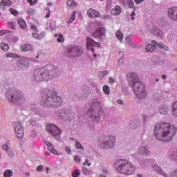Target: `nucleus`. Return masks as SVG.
<instances>
[{"mask_svg": "<svg viewBox=\"0 0 177 177\" xmlns=\"http://www.w3.org/2000/svg\"><path fill=\"white\" fill-rule=\"evenodd\" d=\"M176 132V127L171 123L161 122L155 126V136L160 142H171Z\"/></svg>", "mask_w": 177, "mask_h": 177, "instance_id": "1", "label": "nucleus"}, {"mask_svg": "<svg viewBox=\"0 0 177 177\" xmlns=\"http://www.w3.org/2000/svg\"><path fill=\"white\" fill-rule=\"evenodd\" d=\"M59 68L53 64H48L43 68L35 70L33 78L37 82H41L42 81H49L57 77L59 73Z\"/></svg>", "mask_w": 177, "mask_h": 177, "instance_id": "2", "label": "nucleus"}, {"mask_svg": "<svg viewBox=\"0 0 177 177\" xmlns=\"http://www.w3.org/2000/svg\"><path fill=\"white\" fill-rule=\"evenodd\" d=\"M41 93V104L44 107H60L62 106V98L52 92L48 88L40 90Z\"/></svg>", "mask_w": 177, "mask_h": 177, "instance_id": "3", "label": "nucleus"}, {"mask_svg": "<svg viewBox=\"0 0 177 177\" xmlns=\"http://www.w3.org/2000/svg\"><path fill=\"white\" fill-rule=\"evenodd\" d=\"M115 168L120 174L132 175L135 172V166L127 160L120 159L115 162Z\"/></svg>", "mask_w": 177, "mask_h": 177, "instance_id": "4", "label": "nucleus"}, {"mask_svg": "<svg viewBox=\"0 0 177 177\" xmlns=\"http://www.w3.org/2000/svg\"><path fill=\"white\" fill-rule=\"evenodd\" d=\"M87 114L93 121H99L100 115L103 114V111L100 110V102L97 100H93L91 108L87 111Z\"/></svg>", "mask_w": 177, "mask_h": 177, "instance_id": "5", "label": "nucleus"}, {"mask_svg": "<svg viewBox=\"0 0 177 177\" xmlns=\"http://www.w3.org/2000/svg\"><path fill=\"white\" fill-rule=\"evenodd\" d=\"M6 96H8L10 102H12V103L21 104V103L26 101V99L21 93L16 91L12 88L7 91Z\"/></svg>", "mask_w": 177, "mask_h": 177, "instance_id": "6", "label": "nucleus"}, {"mask_svg": "<svg viewBox=\"0 0 177 177\" xmlns=\"http://www.w3.org/2000/svg\"><path fill=\"white\" fill-rule=\"evenodd\" d=\"M115 137L114 136H103L100 137L98 145L101 149H111L114 147Z\"/></svg>", "mask_w": 177, "mask_h": 177, "instance_id": "7", "label": "nucleus"}, {"mask_svg": "<svg viewBox=\"0 0 177 177\" xmlns=\"http://www.w3.org/2000/svg\"><path fill=\"white\" fill-rule=\"evenodd\" d=\"M131 88L133 89V92L138 99H145V97H146L145 84L142 82H137L132 85Z\"/></svg>", "mask_w": 177, "mask_h": 177, "instance_id": "8", "label": "nucleus"}, {"mask_svg": "<svg viewBox=\"0 0 177 177\" xmlns=\"http://www.w3.org/2000/svg\"><path fill=\"white\" fill-rule=\"evenodd\" d=\"M84 53L82 49L77 46H74L70 48L66 52V56L68 57H78V56H81Z\"/></svg>", "mask_w": 177, "mask_h": 177, "instance_id": "9", "label": "nucleus"}, {"mask_svg": "<svg viewBox=\"0 0 177 177\" xmlns=\"http://www.w3.org/2000/svg\"><path fill=\"white\" fill-rule=\"evenodd\" d=\"M15 133L18 139H23L24 136V129L21 123L16 122L14 123Z\"/></svg>", "mask_w": 177, "mask_h": 177, "instance_id": "10", "label": "nucleus"}, {"mask_svg": "<svg viewBox=\"0 0 177 177\" xmlns=\"http://www.w3.org/2000/svg\"><path fill=\"white\" fill-rule=\"evenodd\" d=\"M100 43L95 42V40L89 37L86 39V48L88 50L95 53V48H100Z\"/></svg>", "mask_w": 177, "mask_h": 177, "instance_id": "11", "label": "nucleus"}, {"mask_svg": "<svg viewBox=\"0 0 177 177\" xmlns=\"http://www.w3.org/2000/svg\"><path fill=\"white\" fill-rule=\"evenodd\" d=\"M46 131L53 135V136H57V135H60L62 132V130H60L57 126L52 124L46 127Z\"/></svg>", "mask_w": 177, "mask_h": 177, "instance_id": "12", "label": "nucleus"}, {"mask_svg": "<svg viewBox=\"0 0 177 177\" xmlns=\"http://www.w3.org/2000/svg\"><path fill=\"white\" fill-rule=\"evenodd\" d=\"M168 16L174 21H177V7H171L169 8Z\"/></svg>", "mask_w": 177, "mask_h": 177, "instance_id": "13", "label": "nucleus"}, {"mask_svg": "<svg viewBox=\"0 0 177 177\" xmlns=\"http://www.w3.org/2000/svg\"><path fill=\"white\" fill-rule=\"evenodd\" d=\"M128 77H129V81H131L132 82V85H135V84L138 83V82H141L139 80V77L138 76V75L135 73H128Z\"/></svg>", "mask_w": 177, "mask_h": 177, "instance_id": "14", "label": "nucleus"}, {"mask_svg": "<svg viewBox=\"0 0 177 177\" xmlns=\"http://www.w3.org/2000/svg\"><path fill=\"white\" fill-rule=\"evenodd\" d=\"M104 32H106L104 28H99L93 33V38H100L104 35Z\"/></svg>", "mask_w": 177, "mask_h": 177, "instance_id": "15", "label": "nucleus"}, {"mask_svg": "<svg viewBox=\"0 0 177 177\" xmlns=\"http://www.w3.org/2000/svg\"><path fill=\"white\" fill-rule=\"evenodd\" d=\"M87 15L88 17H91L92 19H95V17H100V12L90 8L87 11Z\"/></svg>", "mask_w": 177, "mask_h": 177, "instance_id": "16", "label": "nucleus"}, {"mask_svg": "<svg viewBox=\"0 0 177 177\" xmlns=\"http://www.w3.org/2000/svg\"><path fill=\"white\" fill-rule=\"evenodd\" d=\"M138 153L144 157L150 156V151L147 147H141L138 150Z\"/></svg>", "mask_w": 177, "mask_h": 177, "instance_id": "17", "label": "nucleus"}, {"mask_svg": "<svg viewBox=\"0 0 177 177\" xmlns=\"http://www.w3.org/2000/svg\"><path fill=\"white\" fill-rule=\"evenodd\" d=\"M150 31L151 34L156 35V37H162V31H161L156 26L152 27Z\"/></svg>", "mask_w": 177, "mask_h": 177, "instance_id": "18", "label": "nucleus"}, {"mask_svg": "<svg viewBox=\"0 0 177 177\" xmlns=\"http://www.w3.org/2000/svg\"><path fill=\"white\" fill-rule=\"evenodd\" d=\"M122 12V8L120 6H115V8L111 10V14L113 16H118Z\"/></svg>", "mask_w": 177, "mask_h": 177, "instance_id": "19", "label": "nucleus"}, {"mask_svg": "<svg viewBox=\"0 0 177 177\" xmlns=\"http://www.w3.org/2000/svg\"><path fill=\"white\" fill-rule=\"evenodd\" d=\"M29 64H30L28 63V60H27L26 58H24L18 62V66L20 68H24V67H28Z\"/></svg>", "mask_w": 177, "mask_h": 177, "instance_id": "20", "label": "nucleus"}, {"mask_svg": "<svg viewBox=\"0 0 177 177\" xmlns=\"http://www.w3.org/2000/svg\"><path fill=\"white\" fill-rule=\"evenodd\" d=\"M21 50L22 52H28L33 50V48L31 44H24L21 46Z\"/></svg>", "mask_w": 177, "mask_h": 177, "instance_id": "21", "label": "nucleus"}, {"mask_svg": "<svg viewBox=\"0 0 177 177\" xmlns=\"http://www.w3.org/2000/svg\"><path fill=\"white\" fill-rule=\"evenodd\" d=\"M169 111V108L167 106L162 105L159 108V113L160 114H162L163 115H165Z\"/></svg>", "mask_w": 177, "mask_h": 177, "instance_id": "22", "label": "nucleus"}, {"mask_svg": "<svg viewBox=\"0 0 177 177\" xmlns=\"http://www.w3.org/2000/svg\"><path fill=\"white\" fill-rule=\"evenodd\" d=\"M151 44H153V45H157V46H158L160 48V49H164L166 51L169 50L168 46H167L161 43L157 44V41L156 40H153L151 41Z\"/></svg>", "mask_w": 177, "mask_h": 177, "instance_id": "23", "label": "nucleus"}, {"mask_svg": "<svg viewBox=\"0 0 177 177\" xmlns=\"http://www.w3.org/2000/svg\"><path fill=\"white\" fill-rule=\"evenodd\" d=\"M18 24L20 28H21V30H25V28H27V24H26V21H24V19H23L22 18L18 19Z\"/></svg>", "mask_w": 177, "mask_h": 177, "instance_id": "24", "label": "nucleus"}, {"mask_svg": "<svg viewBox=\"0 0 177 177\" xmlns=\"http://www.w3.org/2000/svg\"><path fill=\"white\" fill-rule=\"evenodd\" d=\"M45 32H42L40 33H37V32H35L32 33V37H34V38H35L36 39H42V38H44V37H45Z\"/></svg>", "mask_w": 177, "mask_h": 177, "instance_id": "25", "label": "nucleus"}, {"mask_svg": "<svg viewBox=\"0 0 177 177\" xmlns=\"http://www.w3.org/2000/svg\"><path fill=\"white\" fill-rule=\"evenodd\" d=\"M54 36H55V38H57V42H59V44H64L65 40H64V37L63 36V35H62V34H59V35L55 34Z\"/></svg>", "mask_w": 177, "mask_h": 177, "instance_id": "26", "label": "nucleus"}, {"mask_svg": "<svg viewBox=\"0 0 177 177\" xmlns=\"http://www.w3.org/2000/svg\"><path fill=\"white\" fill-rule=\"evenodd\" d=\"M59 117L64 121H67L69 120L68 115H67V113H66V112L64 111H61L60 113H59Z\"/></svg>", "mask_w": 177, "mask_h": 177, "instance_id": "27", "label": "nucleus"}, {"mask_svg": "<svg viewBox=\"0 0 177 177\" xmlns=\"http://www.w3.org/2000/svg\"><path fill=\"white\" fill-rule=\"evenodd\" d=\"M171 111L174 117H177V101L173 103L171 106Z\"/></svg>", "mask_w": 177, "mask_h": 177, "instance_id": "28", "label": "nucleus"}, {"mask_svg": "<svg viewBox=\"0 0 177 177\" xmlns=\"http://www.w3.org/2000/svg\"><path fill=\"white\" fill-rule=\"evenodd\" d=\"M47 147H48L49 151H50V153L57 155V151H56V149H55V148L53 147V145H52V144H50V143L47 144Z\"/></svg>", "mask_w": 177, "mask_h": 177, "instance_id": "29", "label": "nucleus"}, {"mask_svg": "<svg viewBox=\"0 0 177 177\" xmlns=\"http://www.w3.org/2000/svg\"><path fill=\"white\" fill-rule=\"evenodd\" d=\"M115 37L119 41H122L124 39V34L120 30H118L115 33Z\"/></svg>", "mask_w": 177, "mask_h": 177, "instance_id": "30", "label": "nucleus"}, {"mask_svg": "<svg viewBox=\"0 0 177 177\" xmlns=\"http://www.w3.org/2000/svg\"><path fill=\"white\" fill-rule=\"evenodd\" d=\"M147 52H153L156 50V45L154 44H149L145 48Z\"/></svg>", "mask_w": 177, "mask_h": 177, "instance_id": "31", "label": "nucleus"}, {"mask_svg": "<svg viewBox=\"0 0 177 177\" xmlns=\"http://www.w3.org/2000/svg\"><path fill=\"white\" fill-rule=\"evenodd\" d=\"M67 6H69L71 9L77 7V3L74 0H68L67 1Z\"/></svg>", "mask_w": 177, "mask_h": 177, "instance_id": "32", "label": "nucleus"}, {"mask_svg": "<svg viewBox=\"0 0 177 177\" xmlns=\"http://www.w3.org/2000/svg\"><path fill=\"white\" fill-rule=\"evenodd\" d=\"M0 5L1 6H10L12 5V1H10V0H1Z\"/></svg>", "mask_w": 177, "mask_h": 177, "instance_id": "33", "label": "nucleus"}, {"mask_svg": "<svg viewBox=\"0 0 177 177\" xmlns=\"http://www.w3.org/2000/svg\"><path fill=\"white\" fill-rule=\"evenodd\" d=\"M0 47L4 52H8L9 50V45L6 43H1Z\"/></svg>", "mask_w": 177, "mask_h": 177, "instance_id": "34", "label": "nucleus"}, {"mask_svg": "<svg viewBox=\"0 0 177 177\" xmlns=\"http://www.w3.org/2000/svg\"><path fill=\"white\" fill-rule=\"evenodd\" d=\"M3 176L4 177H12V176H13V171H12V170L7 169L4 171Z\"/></svg>", "mask_w": 177, "mask_h": 177, "instance_id": "35", "label": "nucleus"}, {"mask_svg": "<svg viewBox=\"0 0 177 177\" xmlns=\"http://www.w3.org/2000/svg\"><path fill=\"white\" fill-rule=\"evenodd\" d=\"M153 168L154 171H156V172H158V174H160V175H162V170H161V168L159 167L158 165H154Z\"/></svg>", "mask_w": 177, "mask_h": 177, "instance_id": "36", "label": "nucleus"}, {"mask_svg": "<svg viewBox=\"0 0 177 177\" xmlns=\"http://www.w3.org/2000/svg\"><path fill=\"white\" fill-rule=\"evenodd\" d=\"M103 92L105 93V95H109L110 94V88L109 86L105 85L103 86Z\"/></svg>", "mask_w": 177, "mask_h": 177, "instance_id": "37", "label": "nucleus"}, {"mask_svg": "<svg viewBox=\"0 0 177 177\" xmlns=\"http://www.w3.org/2000/svg\"><path fill=\"white\" fill-rule=\"evenodd\" d=\"M9 11L11 13V15H12L13 16H19V11L18 10H16L13 8H10Z\"/></svg>", "mask_w": 177, "mask_h": 177, "instance_id": "38", "label": "nucleus"}, {"mask_svg": "<svg viewBox=\"0 0 177 177\" xmlns=\"http://www.w3.org/2000/svg\"><path fill=\"white\" fill-rule=\"evenodd\" d=\"M127 3L128 8H130V9L133 8V6H135L133 1L132 0H127Z\"/></svg>", "mask_w": 177, "mask_h": 177, "instance_id": "39", "label": "nucleus"}, {"mask_svg": "<svg viewBox=\"0 0 177 177\" xmlns=\"http://www.w3.org/2000/svg\"><path fill=\"white\" fill-rule=\"evenodd\" d=\"M107 74H109V71H101L99 73L98 77L99 78H102V77H105V75H107Z\"/></svg>", "mask_w": 177, "mask_h": 177, "instance_id": "40", "label": "nucleus"}, {"mask_svg": "<svg viewBox=\"0 0 177 177\" xmlns=\"http://www.w3.org/2000/svg\"><path fill=\"white\" fill-rule=\"evenodd\" d=\"M44 55H45V53H44V51L39 50L37 52V56H36V59H39V57H44Z\"/></svg>", "mask_w": 177, "mask_h": 177, "instance_id": "41", "label": "nucleus"}, {"mask_svg": "<svg viewBox=\"0 0 177 177\" xmlns=\"http://www.w3.org/2000/svg\"><path fill=\"white\" fill-rule=\"evenodd\" d=\"M75 13H77V12L74 11L71 15L70 20L68 21V24H71L75 20Z\"/></svg>", "mask_w": 177, "mask_h": 177, "instance_id": "42", "label": "nucleus"}, {"mask_svg": "<svg viewBox=\"0 0 177 177\" xmlns=\"http://www.w3.org/2000/svg\"><path fill=\"white\" fill-rule=\"evenodd\" d=\"M82 172L84 175H89L91 170L88 169L86 167H82Z\"/></svg>", "mask_w": 177, "mask_h": 177, "instance_id": "43", "label": "nucleus"}, {"mask_svg": "<svg viewBox=\"0 0 177 177\" xmlns=\"http://www.w3.org/2000/svg\"><path fill=\"white\" fill-rule=\"evenodd\" d=\"M8 26L9 28H11V30H15L16 27V24H15V22H8Z\"/></svg>", "mask_w": 177, "mask_h": 177, "instance_id": "44", "label": "nucleus"}, {"mask_svg": "<svg viewBox=\"0 0 177 177\" xmlns=\"http://www.w3.org/2000/svg\"><path fill=\"white\" fill-rule=\"evenodd\" d=\"M80 170L78 169H75L74 172L72 174L73 177H78L80 175Z\"/></svg>", "mask_w": 177, "mask_h": 177, "instance_id": "45", "label": "nucleus"}, {"mask_svg": "<svg viewBox=\"0 0 177 177\" xmlns=\"http://www.w3.org/2000/svg\"><path fill=\"white\" fill-rule=\"evenodd\" d=\"M6 57H7V59H9V57L16 58V57H17V55L15 54V53H10L6 54Z\"/></svg>", "mask_w": 177, "mask_h": 177, "instance_id": "46", "label": "nucleus"}, {"mask_svg": "<svg viewBox=\"0 0 177 177\" xmlns=\"http://www.w3.org/2000/svg\"><path fill=\"white\" fill-rule=\"evenodd\" d=\"M27 15H29V16H34V9L29 8L27 11Z\"/></svg>", "mask_w": 177, "mask_h": 177, "instance_id": "47", "label": "nucleus"}, {"mask_svg": "<svg viewBox=\"0 0 177 177\" xmlns=\"http://www.w3.org/2000/svg\"><path fill=\"white\" fill-rule=\"evenodd\" d=\"M126 42L129 45H131L132 44V39L131 38L130 36H128V37H126Z\"/></svg>", "mask_w": 177, "mask_h": 177, "instance_id": "48", "label": "nucleus"}, {"mask_svg": "<svg viewBox=\"0 0 177 177\" xmlns=\"http://www.w3.org/2000/svg\"><path fill=\"white\" fill-rule=\"evenodd\" d=\"M75 146H76V148H77V149H84V148L82 147V145H81L80 142H78V141H76Z\"/></svg>", "mask_w": 177, "mask_h": 177, "instance_id": "49", "label": "nucleus"}, {"mask_svg": "<svg viewBox=\"0 0 177 177\" xmlns=\"http://www.w3.org/2000/svg\"><path fill=\"white\" fill-rule=\"evenodd\" d=\"M43 169H44V166L39 165V166H37L36 171H37V172H42Z\"/></svg>", "mask_w": 177, "mask_h": 177, "instance_id": "50", "label": "nucleus"}, {"mask_svg": "<svg viewBox=\"0 0 177 177\" xmlns=\"http://www.w3.org/2000/svg\"><path fill=\"white\" fill-rule=\"evenodd\" d=\"M74 160H75L76 162H81V157L79 156H74Z\"/></svg>", "mask_w": 177, "mask_h": 177, "instance_id": "51", "label": "nucleus"}, {"mask_svg": "<svg viewBox=\"0 0 177 177\" xmlns=\"http://www.w3.org/2000/svg\"><path fill=\"white\" fill-rule=\"evenodd\" d=\"M30 28L33 30V31H35V32H38V28L34 24L30 25Z\"/></svg>", "mask_w": 177, "mask_h": 177, "instance_id": "52", "label": "nucleus"}, {"mask_svg": "<svg viewBox=\"0 0 177 177\" xmlns=\"http://www.w3.org/2000/svg\"><path fill=\"white\" fill-rule=\"evenodd\" d=\"M3 150H5V151H9V146L7 145H4L2 146Z\"/></svg>", "mask_w": 177, "mask_h": 177, "instance_id": "53", "label": "nucleus"}, {"mask_svg": "<svg viewBox=\"0 0 177 177\" xmlns=\"http://www.w3.org/2000/svg\"><path fill=\"white\" fill-rule=\"evenodd\" d=\"M172 177H177V169H174L171 173Z\"/></svg>", "mask_w": 177, "mask_h": 177, "instance_id": "54", "label": "nucleus"}, {"mask_svg": "<svg viewBox=\"0 0 177 177\" xmlns=\"http://www.w3.org/2000/svg\"><path fill=\"white\" fill-rule=\"evenodd\" d=\"M83 165H88V167H91V162H89V160L86 159L85 162L83 163Z\"/></svg>", "mask_w": 177, "mask_h": 177, "instance_id": "55", "label": "nucleus"}, {"mask_svg": "<svg viewBox=\"0 0 177 177\" xmlns=\"http://www.w3.org/2000/svg\"><path fill=\"white\" fill-rule=\"evenodd\" d=\"M66 153H68V154H71V149H70V147H66Z\"/></svg>", "mask_w": 177, "mask_h": 177, "instance_id": "56", "label": "nucleus"}, {"mask_svg": "<svg viewBox=\"0 0 177 177\" xmlns=\"http://www.w3.org/2000/svg\"><path fill=\"white\" fill-rule=\"evenodd\" d=\"M114 82H115V80L113 77H109V83L114 84Z\"/></svg>", "mask_w": 177, "mask_h": 177, "instance_id": "57", "label": "nucleus"}, {"mask_svg": "<svg viewBox=\"0 0 177 177\" xmlns=\"http://www.w3.org/2000/svg\"><path fill=\"white\" fill-rule=\"evenodd\" d=\"M136 3H137V5H139V3H142V2H143L145 0H134Z\"/></svg>", "mask_w": 177, "mask_h": 177, "instance_id": "58", "label": "nucleus"}, {"mask_svg": "<svg viewBox=\"0 0 177 177\" xmlns=\"http://www.w3.org/2000/svg\"><path fill=\"white\" fill-rule=\"evenodd\" d=\"M104 20H107L108 19H111V15H105L104 17Z\"/></svg>", "mask_w": 177, "mask_h": 177, "instance_id": "59", "label": "nucleus"}, {"mask_svg": "<svg viewBox=\"0 0 177 177\" xmlns=\"http://www.w3.org/2000/svg\"><path fill=\"white\" fill-rule=\"evenodd\" d=\"M135 12H132L131 17V20H135Z\"/></svg>", "mask_w": 177, "mask_h": 177, "instance_id": "60", "label": "nucleus"}, {"mask_svg": "<svg viewBox=\"0 0 177 177\" xmlns=\"http://www.w3.org/2000/svg\"><path fill=\"white\" fill-rule=\"evenodd\" d=\"M50 17V11H48V12L46 15V19H49Z\"/></svg>", "mask_w": 177, "mask_h": 177, "instance_id": "61", "label": "nucleus"}, {"mask_svg": "<svg viewBox=\"0 0 177 177\" xmlns=\"http://www.w3.org/2000/svg\"><path fill=\"white\" fill-rule=\"evenodd\" d=\"M28 3H30V6H32V5H34V2L32 1V0H28Z\"/></svg>", "mask_w": 177, "mask_h": 177, "instance_id": "62", "label": "nucleus"}, {"mask_svg": "<svg viewBox=\"0 0 177 177\" xmlns=\"http://www.w3.org/2000/svg\"><path fill=\"white\" fill-rule=\"evenodd\" d=\"M5 35V30L0 31V36Z\"/></svg>", "mask_w": 177, "mask_h": 177, "instance_id": "63", "label": "nucleus"}, {"mask_svg": "<svg viewBox=\"0 0 177 177\" xmlns=\"http://www.w3.org/2000/svg\"><path fill=\"white\" fill-rule=\"evenodd\" d=\"M118 104H122V100H118Z\"/></svg>", "mask_w": 177, "mask_h": 177, "instance_id": "64", "label": "nucleus"}]
</instances>
